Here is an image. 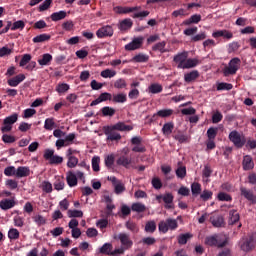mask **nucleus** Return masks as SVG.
<instances>
[{
  "mask_svg": "<svg viewBox=\"0 0 256 256\" xmlns=\"http://www.w3.org/2000/svg\"><path fill=\"white\" fill-rule=\"evenodd\" d=\"M175 129V124L173 122H167L162 127V133L165 135V137H169L171 133H173V130Z\"/></svg>",
  "mask_w": 256,
  "mask_h": 256,
  "instance_id": "obj_23",
  "label": "nucleus"
},
{
  "mask_svg": "<svg viewBox=\"0 0 256 256\" xmlns=\"http://www.w3.org/2000/svg\"><path fill=\"white\" fill-rule=\"evenodd\" d=\"M32 56L31 54H24L19 62L20 67H25L31 63Z\"/></svg>",
  "mask_w": 256,
  "mask_h": 256,
  "instance_id": "obj_49",
  "label": "nucleus"
},
{
  "mask_svg": "<svg viewBox=\"0 0 256 256\" xmlns=\"http://www.w3.org/2000/svg\"><path fill=\"white\" fill-rule=\"evenodd\" d=\"M112 101H113V103H126L127 102V94H124V93L114 94L112 96Z\"/></svg>",
  "mask_w": 256,
  "mask_h": 256,
  "instance_id": "obj_34",
  "label": "nucleus"
},
{
  "mask_svg": "<svg viewBox=\"0 0 256 256\" xmlns=\"http://www.w3.org/2000/svg\"><path fill=\"white\" fill-rule=\"evenodd\" d=\"M56 91L57 93H67V91H69V84L66 83H62V84H58L56 87Z\"/></svg>",
  "mask_w": 256,
  "mask_h": 256,
  "instance_id": "obj_60",
  "label": "nucleus"
},
{
  "mask_svg": "<svg viewBox=\"0 0 256 256\" xmlns=\"http://www.w3.org/2000/svg\"><path fill=\"white\" fill-rule=\"evenodd\" d=\"M23 81H25V74H18L8 79L7 83L10 87H17L20 83H23Z\"/></svg>",
  "mask_w": 256,
  "mask_h": 256,
  "instance_id": "obj_15",
  "label": "nucleus"
},
{
  "mask_svg": "<svg viewBox=\"0 0 256 256\" xmlns=\"http://www.w3.org/2000/svg\"><path fill=\"white\" fill-rule=\"evenodd\" d=\"M240 219L241 216L239 215V212H237V210L233 209L229 211L228 225H235V223H238Z\"/></svg>",
  "mask_w": 256,
  "mask_h": 256,
  "instance_id": "obj_20",
  "label": "nucleus"
},
{
  "mask_svg": "<svg viewBox=\"0 0 256 256\" xmlns=\"http://www.w3.org/2000/svg\"><path fill=\"white\" fill-rule=\"evenodd\" d=\"M196 79H199V72L197 70L184 74L185 83H193Z\"/></svg>",
  "mask_w": 256,
  "mask_h": 256,
  "instance_id": "obj_21",
  "label": "nucleus"
},
{
  "mask_svg": "<svg viewBox=\"0 0 256 256\" xmlns=\"http://www.w3.org/2000/svg\"><path fill=\"white\" fill-rule=\"evenodd\" d=\"M113 27L110 25L103 26L96 31L98 39H105V37H113Z\"/></svg>",
  "mask_w": 256,
  "mask_h": 256,
  "instance_id": "obj_10",
  "label": "nucleus"
},
{
  "mask_svg": "<svg viewBox=\"0 0 256 256\" xmlns=\"http://www.w3.org/2000/svg\"><path fill=\"white\" fill-rule=\"evenodd\" d=\"M101 163V158L99 156H94L92 158V169L96 173L100 171L99 164Z\"/></svg>",
  "mask_w": 256,
  "mask_h": 256,
  "instance_id": "obj_52",
  "label": "nucleus"
},
{
  "mask_svg": "<svg viewBox=\"0 0 256 256\" xmlns=\"http://www.w3.org/2000/svg\"><path fill=\"white\" fill-rule=\"evenodd\" d=\"M241 47V44L237 41H233L232 43L228 44L227 51L228 53H235V51H239V48Z\"/></svg>",
  "mask_w": 256,
  "mask_h": 256,
  "instance_id": "obj_50",
  "label": "nucleus"
},
{
  "mask_svg": "<svg viewBox=\"0 0 256 256\" xmlns=\"http://www.w3.org/2000/svg\"><path fill=\"white\" fill-rule=\"evenodd\" d=\"M2 141L3 143H15L17 141V138H15V136L13 135L4 134L2 136Z\"/></svg>",
  "mask_w": 256,
  "mask_h": 256,
  "instance_id": "obj_62",
  "label": "nucleus"
},
{
  "mask_svg": "<svg viewBox=\"0 0 256 256\" xmlns=\"http://www.w3.org/2000/svg\"><path fill=\"white\" fill-rule=\"evenodd\" d=\"M114 189L116 195H121L125 191V184L121 180H118V183L114 184Z\"/></svg>",
  "mask_w": 256,
  "mask_h": 256,
  "instance_id": "obj_56",
  "label": "nucleus"
},
{
  "mask_svg": "<svg viewBox=\"0 0 256 256\" xmlns=\"http://www.w3.org/2000/svg\"><path fill=\"white\" fill-rule=\"evenodd\" d=\"M31 175V170L27 166H19L16 170V177L19 179L23 177H29Z\"/></svg>",
  "mask_w": 256,
  "mask_h": 256,
  "instance_id": "obj_19",
  "label": "nucleus"
},
{
  "mask_svg": "<svg viewBox=\"0 0 256 256\" xmlns=\"http://www.w3.org/2000/svg\"><path fill=\"white\" fill-rule=\"evenodd\" d=\"M145 231L146 233H155V231H157V224L155 221H148L145 225Z\"/></svg>",
  "mask_w": 256,
  "mask_h": 256,
  "instance_id": "obj_42",
  "label": "nucleus"
},
{
  "mask_svg": "<svg viewBox=\"0 0 256 256\" xmlns=\"http://www.w3.org/2000/svg\"><path fill=\"white\" fill-rule=\"evenodd\" d=\"M197 65H201V60L197 58H187L184 65L180 67H182V69H193L197 67Z\"/></svg>",
  "mask_w": 256,
  "mask_h": 256,
  "instance_id": "obj_16",
  "label": "nucleus"
},
{
  "mask_svg": "<svg viewBox=\"0 0 256 256\" xmlns=\"http://www.w3.org/2000/svg\"><path fill=\"white\" fill-rule=\"evenodd\" d=\"M67 17V12L65 10H60L59 12H54L50 15L51 21H63Z\"/></svg>",
  "mask_w": 256,
  "mask_h": 256,
  "instance_id": "obj_22",
  "label": "nucleus"
},
{
  "mask_svg": "<svg viewBox=\"0 0 256 256\" xmlns=\"http://www.w3.org/2000/svg\"><path fill=\"white\" fill-rule=\"evenodd\" d=\"M239 247L241 251H244L245 253L253 251V249L256 247V232H253L252 234L243 237L239 241Z\"/></svg>",
  "mask_w": 256,
  "mask_h": 256,
  "instance_id": "obj_2",
  "label": "nucleus"
},
{
  "mask_svg": "<svg viewBox=\"0 0 256 256\" xmlns=\"http://www.w3.org/2000/svg\"><path fill=\"white\" fill-rule=\"evenodd\" d=\"M225 223V220L222 216H218L217 218L212 220L213 227H223V224Z\"/></svg>",
  "mask_w": 256,
  "mask_h": 256,
  "instance_id": "obj_63",
  "label": "nucleus"
},
{
  "mask_svg": "<svg viewBox=\"0 0 256 256\" xmlns=\"http://www.w3.org/2000/svg\"><path fill=\"white\" fill-rule=\"evenodd\" d=\"M117 165H122V167H129V165H131V158L127 157V156H120L117 159Z\"/></svg>",
  "mask_w": 256,
  "mask_h": 256,
  "instance_id": "obj_39",
  "label": "nucleus"
},
{
  "mask_svg": "<svg viewBox=\"0 0 256 256\" xmlns=\"http://www.w3.org/2000/svg\"><path fill=\"white\" fill-rule=\"evenodd\" d=\"M68 159L67 162V167L69 169H75V167H77V165H79V158L75 157V156H66Z\"/></svg>",
  "mask_w": 256,
  "mask_h": 256,
  "instance_id": "obj_35",
  "label": "nucleus"
},
{
  "mask_svg": "<svg viewBox=\"0 0 256 256\" xmlns=\"http://www.w3.org/2000/svg\"><path fill=\"white\" fill-rule=\"evenodd\" d=\"M51 61H53V56L49 53H46L42 56L41 59L38 60L39 65L47 66L51 64Z\"/></svg>",
  "mask_w": 256,
  "mask_h": 256,
  "instance_id": "obj_31",
  "label": "nucleus"
},
{
  "mask_svg": "<svg viewBox=\"0 0 256 256\" xmlns=\"http://www.w3.org/2000/svg\"><path fill=\"white\" fill-rule=\"evenodd\" d=\"M34 223L38 225V227H41V225H45L47 223V220L42 215H35L32 217Z\"/></svg>",
  "mask_w": 256,
  "mask_h": 256,
  "instance_id": "obj_55",
  "label": "nucleus"
},
{
  "mask_svg": "<svg viewBox=\"0 0 256 256\" xmlns=\"http://www.w3.org/2000/svg\"><path fill=\"white\" fill-rule=\"evenodd\" d=\"M131 27H133V20H131V18H126L119 24L120 31H128Z\"/></svg>",
  "mask_w": 256,
  "mask_h": 256,
  "instance_id": "obj_24",
  "label": "nucleus"
},
{
  "mask_svg": "<svg viewBox=\"0 0 256 256\" xmlns=\"http://www.w3.org/2000/svg\"><path fill=\"white\" fill-rule=\"evenodd\" d=\"M66 182L69 187H77V175H75V173H73L71 170L68 171L66 173Z\"/></svg>",
  "mask_w": 256,
  "mask_h": 256,
  "instance_id": "obj_18",
  "label": "nucleus"
},
{
  "mask_svg": "<svg viewBox=\"0 0 256 256\" xmlns=\"http://www.w3.org/2000/svg\"><path fill=\"white\" fill-rule=\"evenodd\" d=\"M133 61H135V63H147V61H149V56L140 53L133 57Z\"/></svg>",
  "mask_w": 256,
  "mask_h": 256,
  "instance_id": "obj_48",
  "label": "nucleus"
},
{
  "mask_svg": "<svg viewBox=\"0 0 256 256\" xmlns=\"http://www.w3.org/2000/svg\"><path fill=\"white\" fill-rule=\"evenodd\" d=\"M219 133V128L217 127H210L207 132V140H206V149L208 151H213L215 147H217V144H215V139L217 137V134Z\"/></svg>",
  "mask_w": 256,
  "mask_h": 256,
  "instance_id": "obj_5",
  "label": "nucleus"
},
{
  "mask_svg": "<svg viewBox=\"0 0 256 256\" xmlns=\"http://www.w3.org/2000/svg\"><path fill=\"white\" fill-rule=\"evenodd\" d=\"M18 119H19V115L17 113H14L3 120V125H10L13 127V125L17 123Z\"/></svg>",
  "mask_w": 256,
  "mask_h": 256,
  "instance_id": "obj_26",
  "label": "nucleus"
},
{
  "mask_svg": "<svg viewBox=\"0 0 256 256\" xmlns=\"http://www.w3.org/2000/svg\"><path fill=\"white\" fill-rule=\"evenodd\" d=\"M200 199L202 201H209L213 199V191L205 189L203 192L200 194Z\"/></svg>",
  "mask_w": 256,
  "mask_h": 256,
  "instance_id": "obj_46",
  "label": "nucleus"
},
{
  "mask_svg": "<svg viewBox=\"0 0 256 256\" xmlns=\"http://www.w3.org/2000/svg\"><path fill=\"white\" fill-rule=\"evenodd\" d=\"M217 91H231L233 84L227 82H220L216 86Z\"/></svg>",
  "mask_w": 256,
  "mask_h": 256,
  "instance_id": "obj_38",
  "label": "nucleus"
},
{
  "mask_svg": "<svg viewBox=\"0 0 256 256\" xmlns=\"http://www.w3.org/2000/svg\"><path fill=\"white\" fill-rule=\"evenodd\" d=\"M173 199H175V197L170 192L164 195L156 196V201H158V203H161L163 201V203H165L164 207L166 209H175V205L173 204Z\"/></svg>",
  "mask_w": 256,
  "mask_h": 256,
  "instance_id": "obj_7",
  "label": "nucleus"
},
{
  "mask_svg": "<svg viewBox=\"0 0 256 256\" xmlns=\"http://www.w3.org/2000/svg\"><path fill=\"white\" fill-rule=\"evenodd\" d=\"M240 67H241V59L238 57L232 58L229 61L228 66H226L223 69L224 77H229V75H236Z\"/></svg>",
  "mask_w": 256,
  "mask_h": 256,
  "instance_id": "obj_3",
  "label": "nucleus"
},
{
  "mask_svg": "<svg viewBox=\"0 0 256 256\" xmlns=\"http://www.w3.org/2000/svg\"><path fill=\"white\" fill-rule=\"evenodd\" d=\"M240 193L242 197H245V199H247L248 201H253V199H255L253 192L245 187L240 188Z\"/></svg>",
  "mask_w": 256,
  "mask_h": 256,
  "instance_id": "obj_33",
  "label": "nucleus"
},
{
  "mask_svg": "<svg viewBox=\"0 0 256 256\" xmlns=\"http://www.w3.org/2000/svg\"><path fill=\"white\" fill-rule=\"evenodd\" d=\"M212 37L214 39H219V37H223V39H227V41H229L233 37V32H231L229 30H225V29L217 30L212 33Z\"/></svg>",
  "mask_w": 256,
  "mask_h": 256,
  "instance_id": "obj_13",
  "label": "nucleus"
},
{
  "mask_svg": "<svg viewBox=\"0 0 256 256\" xmlns=\"http://www.w3.org/2000/svg\"><path fill=\"white\" fill-rule=\"evenodd\" d=\"M55 127H57L55 125V118H46L44 122V129H46V131H53Z\"/></svg>",
  "mask_w": 256,
  "mask_h": 256,
  "instance_id": "obj_37",
  "label": "nucleus"
},
{
  "mask_svg": "<svg viewBox=\"0 0 256 256\" xmlns=\"http://www.w3.org/2000/svg\"><path fill=\"white\" fill-rule=\"evenodd\" d=\"M42 191L44 193H52L53 192V185L49 181L42 182Z\"/></svg>",
  "mask_w": 256,
  "mask_h": 256,
  "instance_id": "obj_57",
  "label": "nucleus"
},
{
  "mask_svg": "<svg viewBox=\"0 0 256 256\" xmlns=\"http://www.w3.org/2000/svg\"><path fill=\"white\" fill-rule=\"evenodd\" d=\"M174 110L173 109H162L159 110L156 114L153 115V117H162L163 119L167 117H171L173 115Z\"/></svg>",
  "mask_w": 256,
  "mask_h": 256,
  "instance_id": "obj_30",
  "label": "nucleus"
},
{
  "mask_svg": "<svg viewBox=\"0 0 256 256\" xmlns=\"http://www.w3.org/2000/svg\"><path fill=\"white\" fill-rule=\"evenodd\" d=\"M143 46V37L134 38L130 43L125 45V51H135Z\"/></svg>",
  "mask_w": 256,
  "mask_h": 256,
  "instance_id": "obj_12",
  "label": "nucleus"
},
{
  "mask_svg": "<svg viewBox=\"0 0 256 256\" xmlns=\"http://www.w3.org/2000/svg\"><path fill=\"white\" fill-rule=\"evenodd\" d=\"M103 117H113L115 115V109L109 106H105L101 109Z\"/></svg>",
  "mask_w": 256,
  "mask_h": 256,
  "instance_id": "obj_44",
  "label": "nucleus"
},
{
  "mask_svg": "<svg viewBox=\"0 0 256 256\" xmlns=\"http://www.w3.org/2000/svg\"><path fill=\"white\" fill-rule=\"evenodd\" d=\"M149 93L153 95H157V93H161L163 91V86L159 83H153L148 87Z\"/></svg>",
  "mask_w": 256,
  "mask_h": 256,
  "instance_id": "obj_32",
  "label": "nucleus"
},
{
  "mask_svg": "<svg viewBox=\"0 0 256 256\" xmlns=\"http://www.w3.org/2000/svg\"><path fill=\"white\" fill-rule=\"evenodd\" d=\"M229 141L233 143L234 146L237 147V149H242V147L247 143V140L245 139V136H241L237 130H233L229 133L228 136Z\"/></svg>",
  "mask_w": 256,
  "mask_h": 256,
  "instance_id": "obj_6",
  "label": "nucleus"
},
{
  "mask_svg": "<svg viewBox=\"0 0 256 256\" xmlns=\"http://www.w3.org/2000/svg\"><path fill=\"white\" fill-rule=\"evenodd\" d=\"M49 39H51V35L40 34L33 38V43H45V41H49Z\"/></svg>",
  "mask_w": 256,
  "mask_h": 256,
  "instance_id": "obj_41",
  "label": "nucleus"
},
{
  "mask_svg": "<svg viewBox=\"0 0 256 256\" xmlns=\"http://www.w3.org/2000/svg\"><path fill=\"white\" fill-rule=\"evenodd\" d=\"M242 167L244 171H251L253 167H255V163L253 162V158L250 155H246L242 161Z\"/></svg>",
  "mask_w": 256,
  "mask_h": 256,
  "instance_id": "obj_17",
  "label": "nucleus"
},
{
  "mask_svg": "<svg viewBox=\"0 0 256 256\" xmlns=\"http://www.w3.org/2000/svg\"><path fill=\"white\" fill-rule=\"evenodd\" d=\"M166 46H167V42L165 41L158 42L152 47V51H159V53H167L169 50L165 48Z\"/></svg>",
  "mask_w": 256,
  "mask_h": 256,
  "instance_id": "obj_29",
  "label": "nucleus"
},
{
  "mask_svg": "<svg viewBox=\"0 0 256 256\" xmlns=\"http://www.w3.org/2000/svg\"><path fill=\"white\" fill-rule=\"evenodd\" d=\"M191 191H192L193 197H197L198 195H201V185L198 182L192 183Z\"/></svg>",
  "mask_w": 256,
  "mask_h": 256,
  "instance_id": "obj_47",
  "label": "nucleus"
},
{
  "mask_svg": "<svg viewBox=\"0 0 256 256\" xmlns=\"http://www.w3.org/2000/svg\"><path fill=\"white\" fill-rule=\"evenodd\" d=\"M15 205H17V203L13 199L5 198L0 201V209H2V211H9V209H13Z\"/></svg>",
  "mask_w": 256,
  "mask_h": 256,
  "instance_id": "obj_14",
  "label": "nucleus"
},
{
  "mask_svg": "<svg viewBox=\"0 0 256 256\" xmlns=\"http://www.w3.org/2000/svg\"><path fill=\"white\" fill-rule=\"evenodd\" d=\"M189 239H193V234L185 233V234H180L177 237V241L179 245H187V241H189Z\"/></svg>",
  "mask_w": 256,
  "mask_h": 256,
  "instance_id": "obj_27",
  "label": "nucleus"
},
{
  "mask_svg": "<svg viewBox=\"0 0 256 256\" xmlns=\"http://www.w3.org/2000/svg\"><path fill=\"white\" fill-rule=\"evenodd\" d=\"M111 251H113V244L111 243H105L99 249V253H101L102 255H111Z\"/></svg>",
  "mask_w": 256,
  "mask_h": 256,
  "instance_id": "obj_36",
  "label": "nucleus"
},
{
  "mask_svg": "<svg viewBox=\"0 0 256 256\" xmlns=\"http://www.w3.org/2000/svg\"><path fill=\"white\" fill-rule=\"evenodd\" d=\"M17 29H25V22H23L22 20L14 22L11 27V31H17Z\"/></svg>",
  "mask_w": 256,
  "mask_h": 256,
  "instance_id": "obj_61",
  "label": "nucleus"
},
{
  "mask_svg": "<svg viewBox=\"0 0 256 256\" xmlns=\"http://www.w3.org/2000/svg\"><path fill=\"white\" fill-rule=\"evenodd\" d=\"M152 187L159 190L163 187V182H161V179L159 177H154L152 179Z\"/></svg>",
  "mask_w": 256,
  "mask_h": 256,
  "instance_id": "obj_64",
  "label": "nucleus"
},
{
  "mask_svg": "<svg viewBox=\"0 0 256 256\" xmlns=\"http://www.w3.org/2000/svg\"><path fill=\"white\" fill-rule=\"evenodd\" d=\"M217 199L218 201H227V202L233 201V197H231V195L225 192H219L217 195Z\"/></svg>",
  "mask_w": 256,
  "mask_h": 256,
  "instance_id": "obj_54",
  "label": "nucleus"
},
{
  "mask_svg": "<svg viewBox=\"0 0 256 256\" xmlns=\"http://www.w3.org/2000/svg\"><path fill=\"white\" fill-rule=\"evenodd\" d=\"M67 213H68V217L70 219L83 217V211H81V210H68Z\"/></svg>",
  "mask_w": 256,
  "mask_h": 256,
  "instance_id": "obj_51",
  "label": "nucleus"
},
{
  "mask_svg": "<svg viewBox=\"0 0 256 256\" xmlns=\"http://www.w3.org/2000/svg\"><path fill=\"white\" fill-rule=\"evenodd\" d=\"M200 21H201V15L200 14H194L188 20H185L183 23H184V25H191L193 23L197 24Z\"/></svg>",
  "mask_w": 256,
  "mask_h": 256,
  "instance_id": "obj_43",
  "label": "nucleus"
},
{
  "mask_svg": "<svg viewBox=\"0 0 256 256\" xmlns=\"http://www.w3.org/2000/svg\"><path fill=\"white\" fill-rule=\"evenodd\" d=\"M4 175L6 177H13V175H17V170L14 166H8L4 169Z\"/></svg>",
  "mask_w": 256,
  "mask_h": 256,
  "instance_id": "obj_58",
  "label": "nucleus"
},
{
  "mask_svg": "<svg viewBox=\"0 0 256 256\" xmlns=\"http://www.w3.org/2000/svg\"><path fill=\"white\" fill-rule=\"evenodd\" d=\"M188 57H189V52L187 51L180 52L174 56L173 61L174 63L178 64L177 69H182Z\"/></svg>",
  "mask_w": 256,
  "mask_h": 256,
  "instance_id": "obj_11",
  "label": "nucleus"
},
{
  "mask_svg": "<svg viewBox=\"0 0 256 256\" xmlns=\"http://www.w3.org/2000/svg\"><path fill=\"white\" fill-rule=\"evenodd\" d=\"M104 135L107 141H121V134L117 131H133V126L125 124V122H118L114 125L103 127Z\"/></svg>",
  "mask_w": 256,
  "mask_h": 256,
  "instance_id": "obj_1",
  "label": "nucleus"
},
{
  "mask_svg": "<svg viewBox=\"0 0 256 256\" xmlns=\"http://www.w3.org/2000/svg\"><path fill=\"white\" fill-rule=\"evenodd\" d=\"M101 77H103L104 79H111L113 77H115V75H117V72L115 70H111V69H105L100 73Z\"/></svg>",
  "mask_w": 256,
  "mask_h": 256,
  "instance_id": "obj_45",
  "label": "nucleus"
},
{
  "mask_svg": "<svg viewBox=\"0 0 256 256\" xmlns=\"http://www.w3.org/2000/svg\"><path fill=\"white\" fill-rule=\"evenodd\" d=\"M131 210L135 213H145V211H147V206L143 203L136 202L132 204Z\"/></svg>",
  "mask_w": 256,
  "mask_h": 256,
  "instance_id": "obj_25",
  "label": "nucleus"
},
{
  "mask_svg": "<svg viewBox=\"0 0 256 256\" xmlns=\"http://www.w3.org/2000/svg\"><path fill=\"white\" fill-rule=\"evenodd\" d=\"M114 87L115 89H125V87H127V81H125L123 78H120L115 81Z\"/></svg>",
  "mask_w": 256,
  "mask_h": 256,
  "instance_id": "obj_59",
  "label": "nucleus"
},
{
  "mask_svg": "<svg viewBox=\"0 0 256 256\" xmlns=\"http://www.w3.org/2000/svg\"><path fill=\"white\" fill-rule=\"evenodd\" d=\"M205 245H208L209 247H218L219 249H221L227 245V240L220 242L219 235L214 234L205 238Z\"/></svg>",
  "mask_w": 256,
  "mask_h": 256,
  "instance_id": "obj_8",
  "label": "nucleus"
},
{
  "mask_svg": "<svg viewBox=\"0 0 256 256\" xmlns=\"http://www.w3.org/2000/svg\"><path fill=\"white\" fill-rule=\"evenodd\" d=\"M19 237H20V233H19V230H17V228H11L8 231V239H10V241H17Z\"/></svg>",
  "mask_w": 256,
  "mask_h": 256,
  "instance_id": "obj_40",
  "label": "nucleus"
},
{
  "mask_svg": "<svg viewBox=\"0 0 256 256\" xmlns=\"http://www.w3.org/2000/svg\"><path fill=\"white\" fill-rule=\"evenodd\" d=\"M176 176L179 179H185V177L187 176V168L185 166L178 167L176 170Z\"/></svg>",
  "mask_w": 256,
  "mask_h": 256,
  "instance_id": "obj_53",
  "label": "nucleus"
},
{
  "mask_svg": "<svg viewBox=\"0 0 256 256\" xmlns=\"http://www.w3.org/2000/svg\"><path fill=\"white\" fill-rule=\"evenodd\" d=\"M178 227L179 223L173 218H167L166 220L160 221L158 224L160 233H167L169 230L175 231Z\"/></svg>",
  "mask_w": 256,
  "mask_h": 256,
  "instance_id": "obj_4",
  "label": "nucleus"
},
{
  "mask_svg": "<svg viewBox=\"0 0 256 256\" xmlns=\"http://www.w3.org/2000/svg\"><path fill=\"white\" fill-rule=\"evenodd\" d=\"M125 227L128 231H131L133 235H137V233H139V226L133 221H127L125 223Z\"/></svg>",
  "mask_w": 256,
  "mask_h": 256,
  "instance_id": "obj_28",
  "label": "nucleus"
},
{
  "mask_svg": "<svg viewBox=\"0 0 256 256\" xmlns=\"http://www.w3.org/2000/svg\"><path fill=\"white\" fill-rule=\"evenodd\" d=\"M117 239H119L122 248L127 251L133 247V240H131V237L127 233H119L117 236Z\"/></svg>",
  "mask_w": 256,
  "mask_h": 256,
  "instance_id": "obj_9",
  "label": "nucleus"
}]
</instances>
